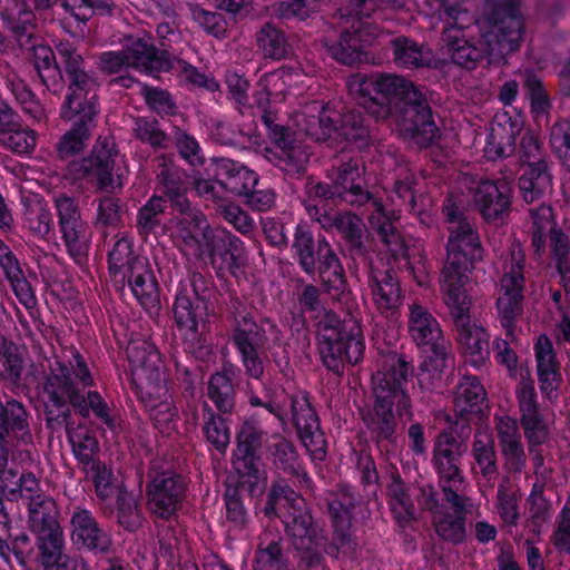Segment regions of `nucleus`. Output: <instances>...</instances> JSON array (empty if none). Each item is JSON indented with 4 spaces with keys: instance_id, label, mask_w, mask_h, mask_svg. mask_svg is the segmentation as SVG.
Listing matches in <instances>:
<instances>
[{
    "instance_id": "1",
    "label": "nucleus",
    "mask_w": 570,
    "mask_h": 570,
    "mask_svg": "<svg viewBox=\"0 0 570 570\" xmlns=\"http://www.w3.org/2000/svg\"><path fill=\"white\" fill-rule=\"evenodd\" d=\"M353 507L352 498H347L345 502L334 500L330 503L334 527L333 544L326 543L327 539L322 529L314 523L305 500L283 482L273 484L264 511L268 515L278 514L283 520L285 530L299 554V564L307 570H323V551L328 556H337L338 548L352 549L350 528Z\"/></svg>"
},
{
    "instance_id": "2",
    "label": "nucleus",
    "mask_w": 570,
    "mask_h": 570,
    "mask_svg": "<svg viewBox=\"0 0 570 570\" xmlns=\"http://www.w3.org/2000/svg\"><path fill=\"white\" fill-rule=\"evenodd\" d=\"M69 354L53 356L42 365V394L47 422L67 424L72 417L71 407L82 417L90 411L109 429L116 428L108 404L96 391L85 393L94 384V379L82 355L71 348Z\"/></svg>"
},
{
    "instance_id": "3",
    "label": "nucleus",
    "mask_w": 570,
    "mask_h": 570,
    "mask_svg": "<svg viewBox=\"0 0 570 570\" xmlns=\"http://www.w3.org/2000/svg\"><path fill=\"white\" fill-rule=\"evenodd\" d=\"M364 174L365 167L358 158L340 157L327 170L328 181L308 184L307 194L309 197L330 200L334 205L354 208L366 206L368 223L376 230L381 242L394 257L403 256V239L381 199L366 188Z\"/></svg>"
},
{
    "instance_id": "4",
    "label": "nucleus",
    "mask_w": 570,
    "mask_h": 570,
    "mask_svg": "<svg viewBox=\"0 0 570 570\" xmlns=\"http://www.w3.org/2000/svg\"><path fill=\"white\" fill-rule=\"evenodd\" d=\"M298 304L305 312L316 313L318 352L324 365L340 373L344 363L357 364L364 355V337L353 317L341 320L333 311L322 307L321 291L312 284L303 287Z\"/></svg>"
},
{
    "instance_id": "5",
    "label": "nucleus",
    "mask_w": 570,
    "mask_h": 570,
    "mask_svg": "<svg viewBox=\"0 0 570 570\" xmlns=\"http://www.w3.org/2000/svg\"><path fill=\"white\" fill-rule=\"evenodd\" d=\"M374 100L370 114L376 119L392 117L402 129L414 137L432 140L438 131L426 96L401 76L376 73Z\"/></svg>"
},
{
    "instance_id": "6",
    "label": "nucleus",
    "mask_w": 570,
    "mask_h": 570,
    "mask_svg": "<svg viewBox=\"0 0 570 570\" xmlns=\"http://www.w3.org/2000/svg\"><path fill=\"white\" fill-rule=\"evenodd\" d=\"M412 367L396 354L385 358L382 370L373 375V406L362 411V420L376 442H393L397 421L393 412L396 405L399 415L407 413L411 401L405 385Z\"/></svg>"
},
{
    "instance_id": "7",
    "label": "nucleus",
    "mask_w": 570,
    "mask_h": 570,
    "mask_svg": "<svg viewBox=\"0 0 570 570\" xmlns=\"http://www.w3.org/2000/svg\"><path fill=\"white\" fill-rule=\"evenodd\" d=\"M510 32L508 39H501L500 33L503 27L487 29L480 27V39L478 45L471 43L464 31L459 29L443 30V42L446 52L452 61L463 68L473 69L476 62L482 58H488L489 62H500L505 57L518 50L519 22L510 20Z\"/></svg>"
},
{
    "instance_id": "8",
    "label": "nucleus",
    "mask_w": 570,
    "mask_h": 570,
    "mask_svg": "<svg viewBox=\"0 0 570 570\" xmlns=\"http://www.w3.org/2000/svg\"><path fill=\"white\" fill-rule=\"evenodd\" d=\"M448 256L441 271L440 286L443 295L468 294L466 285L475 262L483 257L479 233L470 222L449 227Z\"/></svg>"
},
{
    "instance_id": "9",
    "label": "nucleus",
    "mask_w": 570,
    "mask_h": 570,
    "mask_svg": "<svg viewBox=\"0 0 570 570\" xmlns=\"http://www.w3.org/2000/svg\"><path fill=\"white\" fill-rule=\"evenodd\" d=\"M56 52L68 82V95L63 104L62 117L71 120L81 112L97 115L99 82L95 72L86 70L82 56L70 41L57 42Z\"/></svg>"
},
{
    "instance_id": "10",
    "label": "nucleus",
    "mask_w": 570,
    "mask_h": 570,
    "mask_svg": "<svg viewBox=\"0 0 570 570\" xmlns=\"http://www.w3.org/2000/svg\"><path fill=\"white\" fill-rule=\"evenodd\" d=\"M28 525L36 535L43 570H66L63 530L59 509L50 497H37L27 503Z\"/></svg>"
},
{
    "instance_id": "11",
    "label": "nucleus",
    "mask_w": 570,
    "mask_h": 570,
    "mask_svg": "<svg viewBox=\"0 0 570 570\" xmlns=\"http://www.w3.org/2000/svg\"><path fill=\"white\" fill-rule=\"evenodd\" d=\"M465 446L452 431L441 432L434 442L432 463L439 476L444 499L458 512L472 507L469 498L462 494L465 479L461 470V459Z\"/></svg>"
},
{
    "instance_id": "12",
    "label": "nucleus",
    "mask_w": 570,
    "mask_h": 570,
    "mask_svg": "<svg viewBox=\"0 0 570 570\" xmlns=\"http://www.w3.org/2000/svg\"><path fill=\"white\" fill-rule=\"evenodd\" d=\"M208 282L200 273L190 274L188 282L183 283L176 295L173 307L174 318L183 332L184 338L190 344H200L203 331L209 315Z\"/></svg>"
},
{
    "instance_id": "13",
    "label": "nucleus",
    "mask_w": 570,
    "mask_h": 570,
    "mask_svg": "<svg viewBox=\"0 0 570 570\" xmlns=\"http://www.w3.org/2000/svg\"><path fill=\"white\" fill-rule=\"evenodd\" d=\"M525 255L519 242H513L503 258L500 295L497 299L498 316L507 335H513L515 321L522 314Z\"/></svg>"
},
{
    "instance_id": "14",
    "label": "nucleus",
    "mask_w": 570,
    "mask_h": 570,
    "mask_svg": "<svg viewBox=\"0 0 570 570\" xmlns=\"http://www.w3.org/2000/svg\"><path fill=\"white\" fill-rule=\"evenodd\" d=\"M230 309L234 318L232 341L240 355L245 373L254 380H262V353L267 342L265 330L254 321L237 298L230 301Z\"/></svg>"
},
{
    "instance_id": "15",
    "label": "nucleus",
    "mask_w": 570,
    "mask_h": 570,
    "mask_svg": "<svg viewBox=\"0 0 570 570\" xmlns=\"http://www.w3.org/2000/svg\"><path fill=\"white\" fill-rule=\"evenodd\" d=\"M443 302L458 331V342L465 362L479 368L489 358V335L470 320L471 299L468 294L443 295Z\"/></svg>"
},
{
    "instance_id": "16",
    "label": "nucleus",
    "mask_w": 570,
    "mask_h": 570,
    "mask_svg": "<svg viewBox=\"0 0 570 570\" xmlns=\"http://www.w3.org/2000/svg\"><path fill=\"white\" fill-rule=\"evenodd\" d=\"M266 432L255 417L246 420L237 433L236 450L233 453V469L242 478H247L250 492L263 491L265 472L261 470L258 450L264 443Z\"/></svg>"
},
{
    "instance_id": "17",
    "label": "nucleus",
    "mask_w": 570,
    "mask_h": 570,
    "mask_svg": "<svg viewBox=\"0 0 570 570\" xmlns=\"http://www.w3.org/2000/svg\"><path fill=\"white\" fill-rule=\"evenodd\" d=\"M148 504L150 511L163 519L170 518L180 507L186 483L168 463L154 461L149 470Z\"/></svg>"
},
{
    "instance_id": "18",
    "label": "nucleus",
    "mask_w": 570,
    "mask_h": 570,
    "mask_svg": "<svg viewBox=\"0 0 570 570\" xmlns=\"http://www.w3.org/2000/svg\"><path fill=\"white\" fill-rule=\"evenodd\" d=\"M364 18H350L351 27L344 28L338 38L325 36L321 39L322 46L336 61L353 66L367 59L366 47L377 36V28Z\"/></svg>"
},
{
    "instance_id": "19",
    "label": "nucleus",
    "mask_w": 570,
    "mask_h": 570,
    "mask_svg": "<svg viewBox=\"0 0 570 570\" xmlns=\"http://www.w3.org/2000/svg\"><path fill=\"white\" fill-rule=\"evenodd\" d=\"M305 209L308 217L317 222L324 230L328 233L337 232L353 257H365L367 255L364 224L360 216L350 210H322L309 202L305 203Z\"/></svg>"
},
{
    "instance_id": "20",
    "label": "nucleus",
    "mask_w": 570,
    "mask_h": 570,
    "mask_svg": "<svg viewBox=\"0 0 570 570\" xmlns=\"http://www.w3.org/2000/svg\"><path fill=\"white\" fill-rule=\"evenodd\" d=\"M131 365L132 381L140 394L151 395L164 390L160 354L155 344L144 338L130 340L126 348Z\"/></svg>"
},
{
    "instance_id": "21",
    "label": "nucleus",
    "mask_w": 570,
    "mask_h": 570,
    "mask_svg": "<svg viewBox=\"0 0 570 570\" xmlns=\"http://www.w3.org/2000/svg\"><path fill=\"white\" fill-rule=\"evenodd\" d=\"M407 332L415 345L424 353L445 355L450 352L451 343L444 336L439 321L419 303L409 306Z\"/></svg>"
},
{
    "instance_id": "22",
    "label": "nucleus",
    "mask_w": 570,
    "mask_h": 570,
    "mask_svg": "<svg viewBox=\"0 0 570 570\" xmlns=\"http://www.w3.org/2000/svg\"><path fill=\"white\" fill-rule=\"evenodd\" d=\"M291 412L303 445L314 459H324L326 440L306 392H297L291 396Z\"/></svg>"
},
{
    "instance_id": "23",
    "label": "nucleus",
    "mask_w": 570,
    "mask_h": 570,
    "mask_svg": "<svg viewBox=\"0 0 570 570\" xmlns=\"http://www.w3.org/2000/svg\"><path fill=\"white\" fill-rule=\"evenodd\" d=\"M274 147H264L262 155L269 163L289 175L305 171L309 153L304 144L297 140L291 129H275Z\"/></svg>"
},
{
    "instance_id": "24",
    "label": "nucleus",
    "mask_w": 570,
    "mask_h": 570,
    "mask_svg": "<svg viewBox=\"0 0 570 570\" xmlns=\"http://www.w3.org/2000/svg\"><path fill=\"white\" fill-rule=\"evenodd\" d=\"M176 212L179 216L173 220V236L187 254L200 257L206 253L214 229L209 227L205 216L191 205L186 210Z\"/></svg>"
},
{
    "instance_id": "25",
    "label": "nucleus",
    "mask_w": 570,
    "mask_h": 570,
    "mask_svg": "<svg viewBox=\"0 0 570 570\" xmlns=\"http://www.w3.org/2000/svg\"><path fill=\"white\" fill-rule=\"evenodd\" d=\"M512 177L513 173L497 180L481 179L472 188L473 203L485 220L495 222L508 215L511 206Z\"/></svg>"
},
{
    "instance_id": "26",
    "label": "nucleus",
    "mask_w": 570,
    "mask_h": 570,
    "mask_svg": "<svg viewBox=\"0 0 570 570\" xmlns=\"http://www.w3.org/2000/svg\"><path fill=\"white\" fill-rule=\"evenodd\" d=\"M70 539L78 549L107 554L112 550L111 535L99 524L91 511L75 508L70 517Z\"/></svg>"
},
{
    "instance_id": "27",
    "label": "nucleus",
    "mask_w": 570,
    "mask_h": 570,
    "mask_svg": "<svg viewBox=\"0 0 570 570\" xmlns=\"http://www.w3.org/2000/svg\"><path fill=\"white\" fill-rule=\"evenodd\" d=\"M515 396L520 411V422L530 444L540 445L548 438V428L540 413L534 383L531 379H522L517 386Z\"/></svg>"
},
{
    "instance_id": "28",
    "label": "nucleus",
    "mask_w": 570,
    "mask_h": 570,
    "mask_svg": "<svg viewBox=\"0 0 570 570\" xmlns=\"http://www.w3.org/2000/svg\"><path fill=\"white\" fill-rule=\"evenodd\" d=\"M115 153L112 144L98 139L91 154L73 165L77 178L96 183L100 189L114 187Z\"/></svg>"
},
{
    "instance_id": "29",
    "label": "nucleus",
    "mask_w": 570,
    "mask_h": 570,
    "mask_svg": "<svg viewBox=\"0 0 570 570\" xmlns=\"http://www.w3.org/2000/svg\"><path fill=\"white\" fill-rule=\"evenodd\" d=\"M535 374L542 396L549 401L558 397L562 382L561 364L551 340L540 335L534 344Z\"/></svg>"
},
{
    "instance_id": "30",
    "label": "nucleus",
    "mask_w": 570,
    "mask_h": 570,
    "mask_svg": "<svg viewBox=\"0 0 570 570\" xmlns=\"http://www.w3.org/2000/svg\"><path fill=\"white\" fill-rule=\"evenodd\" d=\"M124 48L129 67L139 72L155 75L171 68L167 53L157 49L149 38L129 37Z\"/></svg>"
},
{
    "instance_id": "31",
    "label": "nucleus",
    "mask_w": 570,
    "mask_h": 570,
    "mask_svg": "<svg viewBox=\"0 0 570 570\" xmlns=\"http://www.w3.org/2000/svg\"><path fill=\"white\" fill-rule=\"evenodd\" d=\"M0 79L6 90L9 91L24 114L37 121L46 118L45 108L36 94L20 76L18 69L7 60H0Z\"/></svg>"
},
{
    "instance_id": "32",
    "label": "nucleus",
    "mask_w": 570,
    "mask_h": 570,
    "mask_svg": "<svg viewBox=\"0 0 570 570\" xmlns=\"http://www.w3.org/2000/svg\"><path fill=\"white\" fill-rule=\"evenodd\" d=\"M368 286L376 309L385 316L394 315L402 304L399 279L391 269H370Z\"/></svg>"
},
{
    "instance_id": "33",
    "label": "nucleus",
    "mask_w": 570,
    "mask_h": 570,
    "mask_svg": "<svg viewBox=\"0 0 570 570\" xmlns=\"http://www.w3.org/2000/svg\"><path fill=\"white\" fill-rule=\"evenodd\" d=\"M214 176L218 186L233 195L242 197L258 184V175L245 165L230 158L214 160Z\"/></svg>"
},
{
    "instance_id": "34",
    "label": "nucleus",
    "mask_w": 570,
    "mask_h": 570,
    "mask_svg": "<svg viewBox=\"0 0 570 570\" xmlns=\"http://www.w3.org/2000/svg\"><path fill=\"white\" fill-rule=\"evenodd\" d=\"M495 430L505 470L510 473H520L525 466L527 455L517 421L508 415L499 416Z\"/></svg>"
},
{
    "instance_id": "35",
    "label": "nucleus",
    "mask_w": 570,
    "mask_h": 570,
    "mask_svg": "<svg viewBox=\"0 0 570 570\" xmlns=\"http://www.w3.org/2000/svg\"><path fill=\"white\" fill-rule=\"evenodd\" d=\"M335 124L331 110L322 101L306 104L295 116L297 129L317 141L328 139L334 132Z\"/></svg>"
},
{
    "instance_id": "36",
    "label": "nucleus",
    "mask_w": 570,
    "mask_h": 570,
    "mask_svg": "<svg viewBox=\"0 0 570 570\" xmlns=\"http://www.w3.org/2000/svg\"><path fill=\"white\" fill-rule=\"evenodd\" d=\"M117 282H126L132 295L145 309L151 311L158 307L157 283L147 261L135 262L130 272L118 278Z\"/></svg>"
},
{
    "instance_id": "37",
    "label": "nucleus",
    "mask_w": 570,
    "mask_h": 570,
    "mask_svg": "<svg viewBox=\"0 0 570 570\" xmlns=\"http://www.w3.org/2000/svg\"><path fill=\"white\" fill-rule=\"evenodd\" d=\"M206 253L213 258L219 256L224 267L233 274L246 263L243 242L227 230L214 229Z\"/></svg>"
},
{
    "instance_id": "38",
    "label": "nucleus",
    "mask_w": 570,
    "mask_h": 570,
    "mask_svg": "<svg viewBox=\"0 0 570 570\" xmlns=\"http://www.w3.org/2000/svg\"><path fill=\"white\" fill-rule=\"evenodd\" d=\"M23 51L30 56L40 80L47 89L53 91L62 89L65 82L62 67L57 63L55 52L49 46L37 40Z\"/></svg>"
},
{
    "instance_id": "39",
    "label": "nucleus",
    "mask_w": 570,
    "mask_h": 570,
    "mask_svg": "<svg viewBox=\"0 0 570 570\" xmlns=\"http://www.w3.org/2000/svg\"><path fill=\"white\" fill-rule=\"evenodd\" d=\"M471 455L482 478L493 487L498 476V456L492 433L480 428L473 435Z\"/></svg>"
},
{
    "instance_id": "40",
    "label": "nucleus",
    "mask_w": 570,
    "mask_h": 570,
    "mask_svg": "<svg viewBox=\"0 0 570 570\" xmlns=\"http://www.w3.org/2000/svg\"><path fill=\"white\" fill-rule=\"evenodd\" d=\"M47 424L52 430L62 428L66 430L72 452L78 462L82 465V469L97 462L95 455L99 450V444L95 435H92L86 426H75L71 420H69L67 424H56L53 422H47Z\"/></svg>"
},
{
    "instance_id": "41",
    "label": "nucleus",
    "mask_w": 570,
    "mask_h": 570,
    "mask_svg": "<svg viewBox=\"0 0 570 570\" xmlns=\"http://www.w3.org/2000/svg\"><path fill=\"white\" fill-rule=\"evenodd\" d=\"M207 397L214 404L216 412L230 415L236 407V389L233 384V372L224 368L210 375L207 382Z\"/></svg>"
},
{
    "instance_id": "42",
    "label": "nucleus",
    "mask_w": 570,
    "mask_h": 570,
    "mask_svg": "<svg viewBox=\"0 0 570 570\" xmlns=\"http://www.w3.org/2000/svg\"><path fill=\"white\" fill-rule=\"evenodd\" d=\"M96 116L89 114H78V120L70 130L62 135L58 145L57 153L61 159L69 158L81 153L91 136V130L96 126Z\"/></svg>"
},
{
    "instance_id": "43",
    "label": "nucleus",
    "mask_w": 570,
    "mask_h": 570,
    "mask_svg": "<svg viewBox=\"0 0 570 570\" xmlns=\"http://www.w3.org/2000/svg\"><path fill=\"white\" fill-rule=\"evenodd\" d=\"M519 0H487V21L483 24L487 29L494 27H503V32L500 33L501 39H508L510 32V20L519 22V38L518 48L520 47L523 37V20L518 10Z\"/></svg>"
},
{
    "instance_id": "44",
    "label": "nucleus",
    "mask_w": 570,
    "mask_h": 570,
    "mask_svg": "<svg viewBox=\"0 0 570 570\" xmlns=\"http://www.w3.org/2000/svg\"><path fill=\"white\" fill-rule=\"evenodd\" d=\"M255 43L265 59L282 60L292 53L285 32L271 21L263 23L256 31Z\"/></svg>"
},
{
    "instance_id": "45",
    "label": "nucleus",
    "mask_w": 570,
    "mask_h": 570,
    "mask_svg": "<svg viewBox=\"0 0 570 570\" xmlns=\"http://www.w3.org/2000/svg\"><path fill=\"white\" fill-rule=\"evenodd\" d=\"M393 61L406 69L423 68L431 63L430 50L407 37H396L391 40Z\"/></svg>"
},
{
    "instance_id": "46",
    "label": "nucleus",
    "mask_w": 570,
    "mask_h": 570,
    "mask_svg": "<svg viewBox=\"0 0 570 570\" xmlns=\"http://www.w3.org/2000/svg\"><path fill=\"white\" fill-rule=\"evenodd\" d=\"M519 188L528 204L540 199L551 188V175L547 161L527 165V169L519 179Z\"/></svg>"
},
{
    "instance_id": "47",
    "label": "nucleus",
    "mask_w": 570,
    "mask_h": 570,
    "mask_svg": "<svg viewBox=\"0 0 570 570\" xmlns=\"http://www.w3.org/2000/svg\"><path fill=\"white\" fill-rule=\"evenodd\" d=\"M157 179L161 186V191L168 198L175 210H186V208H189L190 203L185 195L186 188L184 187L181 175L176 166L166 163L165 158H161Z\"/></svg>"
},
{
    "instance_id": "48",
    "label": "nucleus",
    "mask_w": 570,
    "mask_h": 570,
    "mask_svg": "<svg viewBox=\"0 0 570 570\" xmlns=\"http://www.w3.org/2000/svg\"><path fill=\"white\" fill-rule=\"evenodd\" d=\"M202 430L217 451L225 452L230 442V432L226 415L216 412L207 402L202 405Z\"/></svg>"
},
{
    "instance_id": "49",
    "label": "nucleus",
    "mask_w": 570,
    "mask_h": 570,
    "mask_svg": "<svg viewBox=\"0 0 570 570\" xmlns=\"http://www.w3.org/2000/svg\"><path fill=\"white\" fill-rule=\"evenodd\" d=\"M27 416V412L19 401L10 400L6 404L0 401V441L2 442L10 432L23 441L29 440Z\"/></svg>"
},
{
    "instance_id": "50",
    "label": "nucleus",
    "mask_w": 570,
    "mask_h": 570,
    "mask_svg": "<svg viewBox=\"0 0 570 570\" xmlns=\"http://www.w3.org/2000/svg\"><path fill=\"white\" fill-rule=\"evenodd\" d=\"M521 494L509 475H503L498 484L497 510L505 525H517Z\"/></svg>"
},
{
    "instance_id": "51",
    "label": "nucleus",
    "mask_w": 570,
    "mask_h": 570,
    "mask_svg": "<svg viewBox=\"0 0 570 570\" xmlns=\"http://www.w3.org/2000/svg\"><path fill=\"white\" fill-rule=\"evenodd\" d=\"M281 538L275 535L271 540L267 533L259 537V544L255 553L254 570H288V564L282 548Z\"/></svg>"
},
{
    "instance_id": "52",
    "label": "nucleus",
    "mask_w": 570,
    "mask_h": 570,
    "mask_svg": "<svg viewBox=\"0 0 570 570\" xmlns=\"http://www.w3.org/2000/svg\"><path fill=\"white\" fill-rule=\"evenodd\" d=\"M87 478L91 479L97 497L106 507H110L115 494L122 489L112 482V472L106 464L97 461L82 469Z\"/></svg>"
},
{
    "instance_id": "53",
    "label": "nucleus",
    "mask_w": 570,
    "mask_h": 570,
    "mask_svg": "<svg viewBox=\"0 0 570 570\" xmlns=\"http://www.w3.org/2000/svg\"><path fill=\"white\" fill-rule=\"evenodd\" d=\"M165 393V389L159 392H153V394H141L142 402L145 403L150 420L154 422L156 429L161 433L169 434L173 430V422L176 416V410L173 404L167 400H160L161 394Z\"/></svg>"
},
{
    "instance_id": "54",
    "label": "nucleus",
    "mask_w": 570,
    "mask_h": 570,
    "mask_svg": "<svg viewBox=\"0 0 570 570\" xmlns=\"http://www.w3.org/2000/svg\"><path fill=\"white\" fill-rule=\"evenodd\" d=\"M485 400V391L479 379L463 375L455 386L454 403L461 413L473 412Z\"/></svg>"
},
{
    "instance_id": "55",
    "label": "nucleus",
    "mask_w": 570,
    "mask_h": 570,
    "mask_svg": "<svg viewBox=\"0 0 570 570\" xmlns=\"http://www.w3.org/2000/svg\"><path fill=\"white\" fill-rule=\"evenodd\" d=\"M333 134L356 147H363L367 144L370 131L364 116L357 110H351L342 116L341 124L335 125Z\"/></svg>"
},
{
    "instance_id": "56",
    "label": "nucleus",
    "mask_w": 570,
    "mask_h": 570,
    "mask_svg": "<svg viewBox=\"0 0 570 570\" xmlns=\"http://www.w3.org/2000/svg\"><path fill=\"white\" fill-rule=\"evenodd\" d=\"M23 226L40 239H47L53 227V218L49 208L41 202L26 205L23 212Z\"/></svg>"
},
{
    "instance_id": "57",
    "label": "nucleus",
    "mask_w": 570,
    "mask_h": 570,
    "mask_svg": "<svg viewBox=\"0 0 570 570\" xmlns=\"http://www.w3.org/2000/svg\"><path fill=\"white\" fill-rule=\"evenodd\" d=\"M62 239L68 253L76 263L82 264L87 259L90 235L86 223L60 227Z\"/></svg>"
},
{
    "instance_id": "58",
    "label": "nucleus",
    "mask_w": 570,
    "mask_h": 570,
    "mask_svg": "<svg viewBox=\"0 0 570 570\" xmlns=\"http://www.w3.org/2000/svg\"><path fill=\"white\" fill-rule=\"evenodd\" d=\"M390 508L399 522H407L414 518V504L409 494V488L399 476L392 478L387 485Z\"/></svg>"
},
{
    "instance_id": "59",
    "label": "nucleus",
    "mask_w": 570,
    "mask_h": 570,
    "mask_svg": "<svg viewBox=\"0 0 570 570\" xmlns=\"http://www.w3.org/2000/svg\"><path fill=\"white\" fill-rule=\"evenodd\" d=\"M292 248L301 268L309 275L316 272L315 242L312 232L303 225L295 229Z\"/></svg>"
},
{
    "instance_id": "60",
    "label": "nucleus",
    "mask_w": 570,
    "mask_h": 570,
    "mask_svg": "<svg viewBox=\"0 0 570 570\" xmlns=\"http://www.w3.org/2000/svg\"><path fill=\"white\" fill-rule=\"evenodd\" d=\"M147 259L134 255L131 242L126 237H121L109 252V272L115 281H118V278L130 272L135 262Z\"/></svg>"
},
{
    "instance_id": "61",
    "label": "nucleus",
    "mask_w": 570,
    "mask_h": 570,
    "mask_svg": "<svg viewBox=\"0 0 570 570\" xmlns=\"http://www.w3.org/2000/svg\"><path fill=\"white\" fill-rule=\"evenodd\" d=\"M438 13L444 22V30H466L474 23V17L463 8L461 0H435Z\"/></svg>"
},
{
    "instance_id": "62",
    "label": "nucleus",
    "mask_w": 570,
    "mask_h": 570,
    "mask_svg": "<svg viewBox=\"0 0 570 570\" xmlns=\"http://www.w3.org/2000/svg\"><path fill=\"white\" fill-rule=\"evenodd\" d=\"M274 442L268 444L267 451L273 458V463L281 469L297 476L301 475V465L294 445L281 435L273 438Z\"/></svg>"
},
{
    "instance_id": "63",
    "label": "nucleus",
    "mask_w": 570,
    "mask_h": 570,
    "mask_svg": "<svg viewBox=\"0 0 570 570\" xmlns=\"http://www.w3.org/2000/svg\"><path fill=\"white\" fill-rule=\"evenodd\" d=\"M429 355L421 362L416 374L417 384L421 390L430 391L435 387L441 380L442 373L446 367V361L450 352L445 355L428 353Z\"/></svg>"
},
{
    "instance_id": "64",
    "label": "nucleus",
    "mask_w": 570,
    "mask_h": 570,
    "mask_svg": "<svg viewBox=\"0 0 570 570\" xmlns=\"http://www.w3.org/2000/svg\"><path fill=\"white\" fill-rule=\"evenodd\" d=\"M114 499L116 500L119 524L129 531H135L141 523V515L135 495L122 488L115 494Z\"/></svg>"
}]
</instances>
